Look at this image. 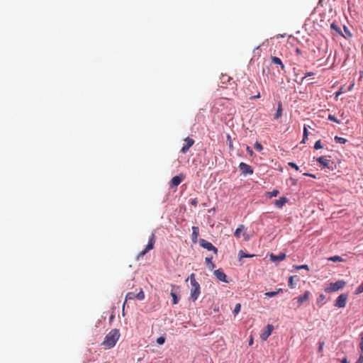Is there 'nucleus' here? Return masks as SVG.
<instances>
[{
    "label": "nucleus",
    "instance_id": "28",
    "mask_svg": "<svg viewBox=\"0 0 363 363\" xmlns=\"http://www.w3.org/2000/svg\"><path fill=\"white\" fill-rule=\"evenodd\" d=\"M227 141L228 143V146H229L230 150H233V141L231 140V137H230V135H227Z\"/></svg>",
    "mask_w": 363,
    "mask_h": 363
},
{
    "label": "nucleus",
    "instance_id": "19",
    "mask_svg": "<svg viewBox=\"0 0 363 363\" xmlns=\"http://www.w3.org/2000/svg\"><path fill=\"white\" fill-rule=\"evenodd\" d=\"M282 114V107H281V103L279 101L278 104V108L277 110V113L274 115V119H278L281 116Z\"/></svg>",
    "mask_w": 363,
    "mask_h": 363
},
{
    "label": "nucleus",
    "instance_id": "9",
    "mask_svg": "<svg viewBox=\"0 0 363 363\" xmlns=\"http://www.w3.org/2000/svg\"><path fill=\"white\" fill-rule=\"evenodd\" d=\"M185 145L181 149L182 153H186L189 149L194 145V140L189 137L184 139Z\"/></svg>",
    "mask_w": 363,
    "mask_h": 363
},
{
    "label": "nucleus",
    "instance_id": "29",
    "mask_svg": "<svg viewBox=\"0 0 363 363\" xmlns=\"http://www.w3.org/2000/svg\"><path fill=\"white\" fill-rule=\"evenodd\" d=\"M283 293V291L281 289H278L277 291H269L266 292L264 295H277V294Z\"/></svg>",
    "mask_w": 363,
    "mask_h": 363
},
{
    "label": "nucleus",
    "instance_id": "56",
    "mask_svg": "<svg viewBox=\"0 0 363 363\" xmlns=\"http://www.w3.org/2000/svg\"><path fill=\"white\" fill-rule=\"evenodd\" d=\"M132 293L129 292L127 294V296L131 295Z\"/></svg>",
    "mask_w": 363,
    "mask_h": 363
},
{
    "label": "nucleus",
    "instance_id": "35",
    "mask_svg": "<svg viewBox=\"0 0 363 363\" xmlns=\"http://www.w3.org/2000/svg\"><path fill=\"white\" fill-rule=\"evenodd\" d=\"M307 135H308V130H307V128L306 127H304V129H303V140H302V143H305V140L307 138Z\"/></svg>",
    "mask_w": 363,
    "mask_h": 363
},
{
    "label": "nucleus",
    "instance_id": "8",
    "mask_svg": "<svg viewBox=\"0 0 363 363\" xmlns=\"http://www.w3.org/2000/svg\"><path fill=\"white\" fill-rule=\"evenodd\" d=\"M183 179H184V176L182 174L174 177L169 182L170 187L171 188L177 187V186H179L181 184Z\"/></svg>",
    "mask_w": 363,
    "mask_h": 363
},
{
    "label": "nucleus",
    "instance_id": "11",
    "mask_svg": "<svg viewBox=\"0 0 363 363\" xmlns=\"http://www.w3.org/2000/svg\"><path fill=\"white\" fill-rule=\"evenodd\" d=\"M316 161L325 167L330 169V160L324 157H320L316 159Z\"/></svg>",
    "mask_w": 363,
    "mask_h": 363
},
{
    "label": "nucleus",
    "instance_id": "32",
    "mask_svg": "<svg viewBox=\"0 0 363 363\" xmlns=\"http://www.w3.org/2000/svg\"><path fill=\"white\" fill-rule=\"evenodd\" d=\"M314 148L316 150L323 148V145L321 144L320 140L316 141V143H315V145H314Z\"/></svg>",
    "mask_w": 363,
    "mask_h": 363
},
{
    "label": "nucleus",
    "instance_id": "39",
    "mask_svg": "<svg viewBox=\"0 0 363 363\" xmlns=\"http://www.w3.org/2000/svg\"><path fill=\"white\" fill-rule=\"evenodd\" d=\"M308 298V296H301L298 300V303H303V301H306Z\"/></svg>",
    "mask_w": 363,
    "mask_h": 363
},
{
    "label": "nucleus",
    "instance_id": "44",
    "mask_svg": "<svg viewBox=\"0 0 363 363\" xmlns=\"http://www.w3.org/2000/svg\"><path fill=\"white\" fill-rule=\"evenodd\" d=\"M356 363H363V356L360 355L358 360L356 362Z\"/></svg>",
    "mask_w": 363,
    "mask_h": 363
},
{
    "label": "nucleus",
    "instance_id": "42",
    "mask_svg": "<svg viewBox=\"0 0 363 363\" xmlns=\"http://www.w3.org/2000/svg\"><path fill=\"white\" fill-rule=\"evenodd\" d=\"M190 203L192 205V206H196L198 203V201L196 199H194L191 201Z\"/></svg>",
    "mask_w": 363,
    "mask_h": 363
},
{
    "label": "nucleus",
    "instance_id": "57",
    "mask_svg": "<svg viewBox=\"0 0 363 363\" xmlns=\"http://www.w3.org/2000/svg\"><path fill=\"white\" fill-rule=\"evenodd\" d=\"M304 295H305V296L308 295V292H306V293L304 294Z\"/></svg>",
    "mask_w": 363,
    "mask_h": 363
},
{
    "label": "nucleus",
    "instance_id": "47",
    "mask_svg": "<svg viewBox=\"0 0 363 363\" xmlns=\"http://www.w3.org/2000/svg\"><path fill=\"white\" fill-rule=\"evenodd\" d=\"M289 164L293 168H295V162H289Z\"/></svg>",
    "mask_w": 363,
    "mask_h": 363
},
{
    "label": "nucleus",
    "instance_id": "24",
    "mask_svg": "<svg viewBox=\"0 0 363 363\" xmlns=\"http://www.w3.org/2000/svg\"><path fill=\"white\" fill-rule=\"evenodd\" d=\"M135 298L138 299V300H143L144 298V296H125V301H124V303H123V307L125 306V305L127 303L128 299L130 300V299H133Z\"/></svg>",
    "mask_w": 363,
    "mask_h": 363
},
{
    "label": "nucleus",
    "instance_id": "3",
    "mask_svg": "<svg viewBox=\"0 0 363 363\" xmlns=\"http://www.w3.org/2000/svg\"><path fill=\"white\" fill-rule=\"evenodd\" d=\"M155 243V235L154 233H152V234L149 238L147 245H146L145 250L141 251L138 254V255L137 257V259H139L140 257H143L150 250H152L154 248Z\"/></svg>",
    "mask_w": 363,
    "mask_h": 363
},
{
    "label": "nucleus",
    "instance_id": "52",
    "mask_svg": "<svg viewBox=\"0 0 363 363\" xmlns=\"http://www.w3.org/2000/svg\"><path fill=\"white\" fill-rule=\"evenodd\" d=\"M193 298V301H195L197 299V296H191Z\"/></svg>",
    "mask_w": 363,
    "mask_h": 363
},
{
    "label": "nucleus",
    "instance_id": "25",
    "mask_svg": "<svg viewBox=\"0 0 363 363\" xmlns=\"http://www.w3.org/2000/svg\"><path fill=\"white\" fill-rule=\"evenodd\" d=\"M335 141L337 143L345 144L347 142V140L344 138L335 136L334 138Z\"/></svg>",
    "mask_w": 363,
    "mask_h": 363
},
{
    "label": "nucleus",
    "instance_id": "31",
    "mask_svg": "<svg viewBox=\"0 0 363 363\" xmlns=\"http://www.w3.org/2000/svg\"><path fill=\"white\" fill-rule=\"evenodd\" d=\"M255 148L257 151L260 152V151L262 150L263 147H262V145L259 143L256 142L255 144Z\"/></svg>",
    "mask_w": 363,
    "mask_h": 363
},
{
    "label": "nucleus",
    "instance_id": "14",
    "mask_svg": "<svg viewBox=\"0 0 363 363\" xmlns=\"http://www.w3.org/2000/svg\"><path fill=\"white\" fill-rule=\"evenodd\" d=\"M330 28L335 32V34L343 35L340 26L335 22H333L330 24Z\"/></svg>",
    "mask_w": 363,
    "mask_h": 363
},
{
    "label": "nucleus",
    "instance_id": "2",
    "mask_svg": "<svg viewBox=\"0 0 363 363\" xmlns=\"http://www.w3.org/2000/svg\"><path fill=\"white\" fill-rule=\"evenodd\" d=\"M346 282L343 280H339L336 282H331L328 284L325 289V291L326 293H333L339 291L340 289H342L345 286Z\"/></svg>",
    "mask_w": 363,
    "mask_h": 363
},
{
    "label": "nucleus",
    "instance_id": "18",
    "mask_svg": "<svg viewBox=\"0 0 363 363\" xmlns=\"http://www.w3.org/2000/svg\"><path fill=\"white\" fill-rule=\"evenodd\" d=\"M212 259H213L212 257H206V259H205L206 262L208 265V267L210 270H212L215 268V264H213Z\"/></svg>",
    "mask_w": 363,
    "mask_h": 363
},
{
    "label": "nucleus",
    "instance_id": "12",
    "mask_svg": "<svg viewBox=\"0 0 363 363\" xmlns=\"http://www.w3.org/2000/svg\"><path fill=\"white\" fill-rule=\"evenodd\" d=\"M347 302V296H338L335 306L339 308H343L345 306Z\"/></svg>",
    "mask_w": 363,
    "mask_h": 363
},
{
    "label": "nucleus",
    "instance_id": "27",
    "mask_svg": "<svg viewBox=\"0 0 363 363\" xmlns=\"http://www.w3.org/2000/svg\"><path fill=\"white\" fill-rule=\"evenodd\" d=\"M328 120L335 122L336 123H340V121L333 115L330 114L328 116Z\"/></svg>",
    "mask_w": 363,
    "mask_h": 363
},
{
    "label": "nucleus",
    "instance_id": "38",
    "mask_svg": "<svg viewBox=\"0 0 363 363\" xmlns=\"http://www.w3.org/2000/svg\"><path fill=\"white\" fill-rule=\"evenodd\" d=\"M301 269H305L307 271H308V265H306V264L296 266V270Z\"/></svg>",
    "mask_w": 363,
    "mask_h": 363
},
{
    "label": "nucleus",
    "instance_id": "45",
    "mask_svg": "<svg viewBox=\"0 0 363 363\" xmlns=\"http://www.w3.org/2000/svg\"><path fill=\"white\" fill-rule=\"evenodd\" d=\"M259 97H260V95H259V94H258L257 95L251 96L250 99H257V98H259Z\"/></svg>",
    "mask_w": 363,
    "mask_h": 363
},
{
    "label": "nucleus",
    "instance_id": "37",
    "mask_svg": "<svg viewBox=\"0 0 363 363\" xmlns=\"http://www.w3.org/2000/svg\"><path fill=\"white\" fill-rule=\"evenodd\" d=\"M180 296H172V304H177L179 301Z\"/></svg>",
    "mask_w": 363,
    "mask_h": 363
},
{
    "label": "nucleus",
    "instance_id": "49",
    "mask_svg": "<svg viewBox=\"0 0 363 363\" xmlns=\"http://www.w3.org/2000/svg\"><path fill=\"white\" fill-rule=\"evenodd\" d=\"M341 93H342V91H341V89H340V90H339V91L336 93V96H339Z\"/></svg>",
    "mask_w": 363,
    "mask_h": 363
},
{
    "label": "nucleus",
    "instance_id": "51",
    "mask_svg": "<svg viewBox=\"0 0 363 363\" xmlns=\"http://www.w3.org/2000/svg\"><path fill=\"white\" fill-rule=\"evenodd\" d=\"M138 296H140V295H143V291H140L138 294Z\"/></svg>",
    "mask_w": 363,
    "mask_h": 363
},
{
    "label": "nucleus",
    "instance_id": "10",
    "mask_svg": "<svg viewBox=\"0 0 363 363\" xmlns=\"http://www.w3.org/2000/svg\"><path fill=\"white\" fill-rule=\"evenodd\" d=\"M214 274L218 279L222 281L223 282H227L226 281V274L223 272V271L220 269L215 270Z\"/></svg>",
    "mask_w": 363,
    "mask_h": 363
},
{
    "label": "nucleus",
    "instance_id": "48",
    "mask_svg": "<svg viewBox=\"0 0 363 363\" xmlns=\"http://www.w3.org/2000/svg\"><path fill=\"white\" fill-rule=\"evenodd\" d=\"M341 363H348L347 360V358L342 359V361H341Z\"/></svg>",
    "mask_w": 363,
    "mask_h": 363
},
{
    "label": "nucleus",
    "instance_id": "46",
    "mask_svg": "<svg viewBox=\"0 0 363 363\" xmlns=\"http://www.w3.org/2000/svg\"><path fill=\"white\" fill-rule=\"evenodd\" d=\"M242 235L244 236L245 240H249V235L247 234H246L245 233H243Z\"/></svg>",
    "mask_w": 363,
    "mask_h": 363
},
{
    "label": "nucleus",
    "instance_id": "5",
    "mask_svg": "<svg viewBox=\"0 0 363 363\" xmlns=\"http://www.w3.org/2000/svg\"><path fill=\"white\" fill-rule=\"evenodd\" d=\"M199 244L202 247L206 249L207 250L213 251L215 254H217L218 249L213 246L211 242H208L204 239H200Z\"/></svg>",
    "mask_w": 363,
    "mask_h": 363
},
{
    "label": "nucleus",
    "instance_id": "43",
    "mask_svg": "<svg viewBox=\"0 0 363 363\" xmlns=\"http://www.w3.org/2000/svg\"><path fill=\"white\" fill-rule=\"evenodd\" d=\"M246 150H247V152L250 155H252V154H253V151H252V150L250 148V147L247 146V147H246Z\"/></svg>",
    "mask_w": 363,
    "mask_h": 363
},
{
    "label": "nucleus",
    "instance_id": "16",
    "mask_svg": "<svg viewBox=\"0 0 363 363\" xmlns=\"http://www.w3.org/2000/svg\"><path fill=\"white\" fill-rule=\"evenodd\" d=\"M245 226L243 225H240L238 228L235 230V233H234V236L236 238H240V235L242 234V233L243 232V230H245Z\"/></svg>",
    "mask_w": 363,
    "mask_h": 363
},
{
    "label": "nucleus",
    "instance_id": "13",
    "mask_svg": "<svg viewBox=\"0 0 363 363\" xmlns=\"http://www.w3.org/2000/svg\"><path fill=\"white\" fill-rule=\"evenodd\" d=\"M199 235V227L193 226L192 227V234H191V240L192 242L196 243L197 242V238Z\"/></svg>",
    "mask_w": 363,
    "mask_h": 363
},
{
    "label": "nucleus",
    "instance_id": "55",
    "mask_svg": "<svg viewBox=\"0 0 363 363\" xmlns=\"http://www.w3.org/2000/svg\"><path fill=\"white\" fill-rule=\"evenodd\" d=\"M353 84L350 86L349 90H351L352 89Z\"/></svg>",
    "mask_w": 363,
    "mask_h": 363
},
{
    "label": "nucleus",
    "instance_id": "34",
    "mask_svg": "<svg viewBox=\"0 0 363 363\" xmlns=\"http://www.w3.org/2000/svg\"><path fill=\"white\" fill-rule=\"evenodd\" d=\"M361 293H363V282L361 284V285L357 287V289H356V294H361Z\"/></svg>",
    "mask_w": 363,
    "mask_h": 363
},
{
    "label": "nucleus",
    "instance_id": "22",
    "mask_svg": "<svg viewBox=\"0 0 363 363\" xmlns=\"http://www.w3.org/2000/svg\"><path fill=\"white\" fill-rule=\"evenodd\" d=\"M328 260L331 261V262H344L345 261L344 259H342L341 257H340L338 255L330 257L328 258Z\"/></svg>",
    "mask_w": 363,
    "mask_h": 363
},
{
    "label": "nucleus",
    "instance_id": "41",
    "mask_svg": "<svg viewBox=\"0 0 363 363\" xmlns=\"http://www.w3.org/2000/svg\"><path fill=\"white\" fill-rule=\"evenodd\" d=\"M293 279H294V277L293 276H291L289 278V285L293 288Z\"/></svg>",
    "mask_w": 363,
    "mask_h": 363
},
{
    "label": "nucleus",
    "instance_id": "36",
    "mask_svg": "<svg viewBox=\"0 0 363 363\" xmlns=\"http://www.w3.org/2000/svg\"><path fill=\"white\" fill-rule=\"evenodd\" d=\"M360 349L363 353V332L360 334Z\"/></svg>",
    "mask_w": 363,
    "mask_h": 363
},
{
    "label": "nucleus",
    "instance_id": "6",
    "mask_svg": "<svg viewBox=\"0 0 363 363\" xmlns=\"http://www.w3.org/2000/svg\"><path fill=\"white\" fill-rule=\"evenodd\" d=\"M274 330V326L272 325H267L265 329L260 334V338L262 341H265L270 336L272 331Z\"/></svg>",
    "mask_w": 363,
    "mask_h": 363
},
{
    "label": "nucleus",
    "instance_id": "17",
    "mask_svg": "<svg viewBox=\"0 0 363 363\" xmlns=\"http://www.w3.org/2000/svg\"><path fill=\"white\" fill-rule=\"evenodd\" d=\"M284 257H285V254H284V253H280L278 256H276L273 254H272L270 255L271 259L274 262L281 261V260L284 259Z\"/></svg>",
    "mask_w": 363,
    "mask_h": 363
},
{
    "label": "nucleus",
    "instance_id": "40",
    "mask_svg": "<svg viewBox=\"0 0 363 363\" xmlns=\"http://www.w3.org/2000/svg\"><path fill=\"white\" fill-rule=\"evenodd\" d=\"M324 344H325V343H324V342H318V345H319V346H318V352H321V351L323 350V348Z\"/></svg>",
    "mask_w": 363,
    "mask_h": 363
},
{
    "label": "nucleus",
    "instance_id": "54",
    "mask_svg": "<svg viewBox=\"0 0 363 363\" xmlns=\"http://www.w3.org/2000/svg\"><path fill=\"white\" fill-rule=\"evenodd\" d=\"M252 339L250 340V342H249V345H252Z\"/></svg>",
    "mask_w": 363,
    "mask_h": 363
},
{
    "label": "nucleus",
    "instance_id": "21",
    "mask_svg": "<svg viewBox=\"0 0 363 363\" xmlns=\"http://www.w3.org/2000/svg\"><path fill=\"white\" fill-rule=\"evenodd\" d=\"M255 255H249L245 253L243 250H240L238 252L239 259H241L244 257H253Z\"/></svg>",
    "mask_w": 363,
    "mask_h": 363
},
{
    "label": "nucleus",
    "instance_id": "4",
    "mask_svg": "<svg viewBox=\"0 0 363 363\" xmlns=\"http://www.w3.org/2000/svg\"><path fill=\"white\" fill-rule=\"evenodd\" d=\"M190 281L191 284V295H199L200 294V286L196 281L194 274L190 276Z\"/></svg>",
    "mask_w": 363,
    "mask_h": 363
},
{
    "label": "nucleus",
    "instance_id": "20",
    "mask_svg": "<svg viewBox=\"0 0 363 363\" xmlns=\"http://www.w3.org/2000/svg\"><path fill=\"white\" fill-rule=\"evenodd\" d=\"M279 194V191L277 189H274L272 191H269L266 193V196L268 199H272L273 197H276Z\"/></svg>",
    "mask_w": 363,
    "mask_h": 363
},
{
    "label": "nucleus",
    "instance_id": "53",
    "mask_svg": "<svg viewBox=\"0 0 363 363\" xmlns=\"http://www.w3.org/2000/svg\"><path fill=\"white\" fill-rule=\"evenodd\" d=\"M308 175L311 177L316 178V177L314 174H308Z\"/></svg>",
    "mask_w": 363,
    "mask_h": 363
},
{
    "label": "nucleus",
    "instance_id": "30",
    "mask_svg": "<svg viewBox=\"0 0 363 363\" xmlns=\"http://www.w3.org/2000/svg\"><path fill=\"white\" fill-rule=\"evenodd\" d=\"M240 308H241V306L240 303H237L235 305V308L233 310V313L235 315H237L240 312Z\"/></svg>",
    "mask_w": 363,
    "mask_h": 363
},
{
    "label": "nucleus",
    "instance_id": "1",
    "mask_svg": "<svg viewBox=\"0 0 363 363\" xmlns=\"http://www.w3.org/2000/svg\"><path fill=\"white\" fill-rule=\"evenodd\" d=\"M120 337L119 330L117 329L111 330L105 337L101 345L106 350L113 348Z\"/></svg>",
    "mask_w": 363,
    "mask_h": 363
},
{
    "label": "nucleus",
    "instance_id": "33",
    "mask_svg": "<svg viewBox=\"0 0 363 363\" xmlns=\"http://www.w3.org/2000/svg\"><path fill=\"white\" fill-rule=\"evenodd\" d=\"M165 342V338L164 337H160L157 339V343L159 345H162Z\"/></svg>",
    "mask_w": 363,
    "mask_h": 363
},
{
    "label": "nucleus",
    "instance_id": "7",
    "mask_svg": "<svg viewBox=\"0 0 363 363\" xmlns=\"http://www.w3.org/2000/svg\"><path fill=\"white\" fill-rule=\"evenodd\" d=\"M239 169L241 171L242 174H252L253 169L252 167L245 162H240L239 164Z\"/></svg>",
    "mask_w": 363,
    "mask_h": 363
},
{
    "label": "nucleus",
    "instance_id": "26",
    "mask_svg": "<svg viewBox=\"0 0 363 363\" xmlns=\"http://www.w3.org/2000/svg\"><path fill=\"white\" fill-rule=\"evenodd\" d=\"M272 62H273L274 64H276V65H281V67H284V66H283V65H282V63H281V60H280L279 57H272Z\"/></svg>",
    "mask_w": 363,
    "mask_h": 363
},
{
    "label": "nucleus",
    "instance_id": "15",
    "mask_svg": "<svg viewBox=\"0 0 363 363\" xmlns=\"http://www.w3.org/2000/svg\"><path fill=\"white\" fill-rule=\"evenodd\" d=\"M286 202L287 199L286 197H281L275 201L274 204L277 207L281 208Z\"/></svg>",
    "mask_w": 363,
    "mask_h": 363
},
{
    "label": "nucleus",
    "instance_id": "23",
    "mask_svg": "<svg viewBox=\"0 0 363 363\" xmlns=\"http://www.w3.org/2000/svg\"><path fill=\"white\" fill-rule=\"evenodd\" d=\"M343 29H344L345 34H343V35H342V36L344 37L345 38H351L352 35L351 32L350 31V30L348 29V28L347 26H344Z\"/></svg>",
    "mask_w": 363,
    "mask_h": 363
},
{
    "label": "nucleus",
    "instance_id": "50",
    "mask_svg": "<svg viewBox=\"0 0 363 363\" xmlns=\"http://www.w3.org/2000/svg\"><path fill=\"white\" fill-rule=\"evenodd\" d=\"M296 55H298L301 53L300 50L298 48H296Z\"/></svg>",
    "mask_w": 363,
    "mask_h": 363
}]
</instances>
